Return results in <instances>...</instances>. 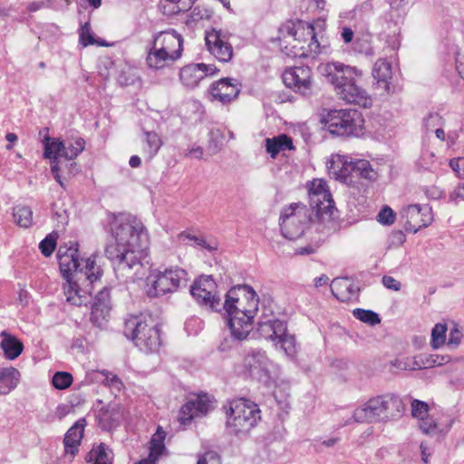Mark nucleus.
<instances>
[{
    "instance_id": "1",
    "label": "nucleus",
    "mask_w": 464,
    "mask_h": 464,
    "mask_svg": "<svg viewBox=\"0 0 464 464\" xmlns=\"http://www.w3.org/2000/svg\"><path fill=\"white\" fill-rule=\"evenodd\" d=\"M111 231L115 242L106 246L105 255L118 277L133 280L147 256L148 232L140 219L127 213L113 216Z\"/></svg>"
},
{
    "instance_id": "2",
    "label": "nucleus",
    "mask_w": 464,
    "mask_h": 464,
    "mask_svg": "<svg viewBox=\"0 0 464 464\" xmlns=\"http://www.w3.org/2000/svg\"><path fill=\"white\" fill-rule=\"evenodd\" d=\"M60 271L65 279L63 295L68 304L86 305L92 296L93 284L100 279L102 271L96 264L95 256H80L79 244L60 246L57 252Z\"/></svg>"
},
{
    "instance_id": "3",
    "label": "nucleus",
    "mask_w": 464,
    "mask_h": 464,
    "mask_svg": "<svg viewBox=\"0 0 464 464\" xmlns=\"http://www.w3.org/2000/svg\"><path fill=\"white\" fill-rule=\"evenodd\" d=\"M258 303L257 295L247 285L234 286L226 295L222 308L226 311L231 335L236 340H245L252 331Z\"/></svg>"
},
{
    "instance_id": "4",
    "label": "nucleus",
    "mask_w": 464,
    "mask_h": 464,
    "mask_svg": "<svg viewBox=\"0 0 464 464\" xmlns=\"http://www.w3.org/2000/svg\"><path fill=\"white\" fill-rule=\"evenodd\" d=\"M322 73L334 86L339 99L367 108L372 105V99L367 92L358 84L362 72L356 67L340 62H332L321 66Z\"/></svg>"
},
{
    "instance_id": "5",
    "label": "nucleus",
    "mask_w": 464,
    "mask_h": 464,
    "mask_svg": "<svg viewBox=\"0 0 464 464\" xmlns=\"http://www.w3.org/2000/svg\"><path fill=\"white\" fill-rule=\"evenodd\" d=\"M403 400L393 393H386L369 399L353 413L359 423L387 422L401 418L404 412Z\"/></svg>"
},
{
    "instance_id": "6",
    "label": "nucleus",
    "mask_w": 464,
    "mask_h": 464,
    "mask_svg": "<svg viewBox=\"0 0 464 464\" xmlns=\"http://www.w3.org/2000/svg\"><path fill=\"white\" fill-rule=\"evenodd\" d=\"M226 430L235 436L246 435L261 420L258 405L246 399H237L224 405Z\"/></svg>"
},
{
    "instance_id": "7",
    "label": "nucleus",
    "mask_w": 464,
    "mask_h": 464,
    "mask_svg": "<svg viewBox=\"0 0 464 464\" xmlns=\"http://www.w3.org/2000/svg\"><path fill=\"white\" fill-rule=\"evenodd\" d=\"M124 334L130 339L134 344L146 353H152L159 351L161 345L160 328L150 317L130 316L126 319Z\"/></svg>"
},
{
    "instance_id": "8",
    "label": "nucleus",
    "mask_w": 464,
    "mask_h": 464,
    "mask_svg": "<svg viewBox=\"0 0 464 464\" xmlns=\"http://www.w3.org/2000/svg\"><path fill=\"white\" fill-rule=\"evenodd\" d=\"M330 177L345 184L355 182V179L373 180L376 172L366 160H349L342 155H333L327 166Z\"/></svg>"
},
{
    "instance_id": "9",
    "label": "nucleus",
    "mask_w": 464,
    "mask_h": 464,
    "mask_svg": "<svg viewBox=\"0 0 464 464\" xmlns=\"http://www.w3.org/2000/svg\"><path fill=\"white\" fill-rule=\"evenodd\" d=\"M282 35L292 38V50L288 55L294 57H308L321 53V46L316 38L315 29L311 24L299 22L297 24L289 23L280 30Z\"/></svg>"
},
{
    "instance_id": "10",
    "label": "nucleus",
    "mask_w": 464,
    "mask_h": 464,
    "mask_svg": "<svg viewBox=\"0 0 464 464\" xmlns=\"http://www.w3.org/2000/svg\"><path fill=\"white\" fill-rule=\"evenodd\" d=\"M324 128L337 136H359L363 119L356 110H332L322 120Z\"/></svg>"
},
{
    "instance_id": "11",
    "label": "nucleus",
    "mask_w": 464,
    "mask_h": 464,
    "mask_svg": "<svg viewBox=\"0 0 464 464\" xmlns=\"http://www.w3.org/2000/svg\"><path fill=\"white\" fill-rule=\"evenodd\" d=\"M313 220L311 209L302 203H291L281 210L280 228L282 235L290 240L300 237Z\"/></svg>"
},
{
    "instance_id": "12",
    "label": "nucleus",
    "mask_w": 464,
    "mask_h": 464,
    "mask_svg": "<svg viewBox=\"0 0 464 464\" xmlns=\"http://www.w3.org/2000/svg\"><path fill=\"white\" fill-rule=\"evenodd\" d=\"M187 281L188 273L186 270L178 266L166 268L164 271H158L152 276L151 287L148 293L150 296L172 293L181 285H185Z\"/></svg>"
},
{
    "instance_id": "13",
    "label": "nucleus",
    "mask_w": 464,
    "mask_h": 464,
    "mask_svg": "<svg viewBox=\"0 0 464 464\" xmlns=\"http://www.w3.org/2000/svg\"><path fill=\"white\" fill-rule=\"evenodd\" d=\"M44 152L46 159H52L53 156H60L68 160L76 159L85 148V140L81 137H72L65 140L57 138L44 137Z\"/></svg>"
},
{
    "instance_id": "14",
    "label": "nucleus",
    "mask_w": 464,
    "mask_h": 464,
    "mask_svg": "<svg viewBox=\"0 0 464 464\" xmlns=\"http://www.w3.org/2000/svg\"><path fill=\"white\" fill-rule=\"evenodd\" d=\"M190 294L202 306L211 311L222 309V302L217 295V285L211 276H202L190 287Z\"/></svg>"
},
{
    "instance_id": "15",
    "label": "nucleus",
    "mask_w": 464,
    "mask_h": 464,
    "mask_svg": "<svg viewBox=\"0 0 464 464\" xmlns=\"http://www.w3.org/2000/svg\"><path fill=\"white\" fill-rule=\"evenodd\" d=\"M401 215L405 220V229L412 233L427 227L433 221L431 208L428 205H409L402 208Z\"/></svg>"
},
{
    "instance_id": "16",
    "label": "nucleus",
    "mask_w": 464,
    "mask_h": 464,
    "mask_svg": "<svg viewBox=\"0 0 464 464\" xmlns=\"http://www.w3.org/2000/svg\"><path fill=\"white\" fill-rule=\"evenodd\" d=\"M283 82L295 92L307 95L312 91V70L308 66H294L285 70Z\"/></svg>"
},
{
    "instance_id": "17",
    "label": "nucleus",
    "mask_w": 464,
    "mask_h": 464,
    "mask_svg": "<svg viewBox=\"0 0 464 464\" xmlns=\"http://www.w3.org/2000/svg\"><path fill=\"white\" fill-rule=\"evenodd\" d=\"M206 44L209 52L220 62H228L233 56V48L227 35L222 30L212 29L206 34Z\"/></svg>"
},
{
    "instance_id": "18",
    "label": "nucleus",
    "mask_w": 464,
    "mask_h": 464,
    "mask_svg": "<svg viewBox=\"0 0 464 464\" xmlns=\"http://www.w3.org/2000/svg\"><path fill=\"white\" fill-rule=\"evenodd\" d=\"M216 72L217 68L212 64L192 63L180 70L179 79L186 88L194 89L205 77L213 75Z\"/></svg>"
},
{
    "instance_id": "19",
    "label": "nucleus",
    "mask_w": 464,
    "mask_h": 464,
    "mask_svg": "<svg viewBox=\"0 0 464 464\" xmlns=\"http://www.w3.org/2000/svg\"><path fill=\"white\" fill-rule=\"evenodd\" d=\"M244 366L252 377L261 382L268 381L271 362L265 352L253 351L246 354L244 359Z\"/></svg>"
},
{
    "instance_id": "20",
    "label": "nucleus",
    "mask_w": 464,
    "mask_h": 464,
    "mask_svg": "<svg viewBox=\"0 0 464 464\" xmlns=\"http://www.w3.org/2000/svg\"><path fill=\"white\" fill-rule=\"evenodd\" d=\"M211 408L208 395L202 394L185 403L179 414V420L181 424L189 423L194 418L206 415Z\"/></svg>"
},
{
    "instance_id": "21",
    "label": "nucleus",
    "mask_w": 464,
    "mask_h": 464,
    "mask_svg": "<svg viewBox=\"0 0 464 464\" xmlns=\"http://www.w3.org/2000/svg\"><path fill=\"white\" fill-rule=\"evenodd\" d=\"M111 311L110 289L103 287L95 296L92 305L91 321L99 328L105 325Z\"/></svg>"
},
{
    "instance_id": "22",
    "label": "nucleus",
    "mask_w": 464,
    "mask_h": 464,
    "mask_svg": "<svg viewBox=\"0 0 464 464\" xmlns=\"http://www.w3.org/2000/svg\"><path fill=\"white\" fill-rule=\"evenodd\" d=\"M331 291L341 302H349L357 299L359 288L348 277H337L332 281Z\"/></svg>"
},
{
    "instance_id": "23",
    "label": "nucleus",
    "mask_w": 464,
    "mask_h": 464,
    "mask_svg": "<svg viewBox=\"0 0 464 464\" xmlns=\"http://www.w3.org/2000/svg\"><path fill=\"white\" fill-rule=\"evenodd\" d=\"M257 331L260 335L266 339L275 340L278 334H283L286 329V324L278 319L269 318L267 315H262L257 323Z\"/></svg>"
},
{
    "instance_id": "24",
    "label": "nucleus",
    "mask_w": 464,
    "mask_h": 464,
    "mask_svg": "<svg viewBox=\"0 0 464 464\" xmlns=\"http://www.w3.org/2000/svg\"><path fill=\"white\" fill-rule=\"evenodd\" d=\"M240 90L237 84L232 83L230 79H221L212 85L210 92L214 99L222 103L230 102L236 99Z\"/></svg>"
},
{
    "instance_id": "25",
    "label": "nucleus",
    "mask_w": 464,
    "mask_h": 464,
    "mask_svg": "<svg viewBox=\"0 0 464 464\" xmlns=\"http://www.w3.org/2000/svg\"><path fill=\"white\" fill-rule=\"evenodd\" d=\"M123 417V408L119 403H111L99 412V421L102 429L111 430L117 427Z\"/></svg>"
},
{
    "instance_id": "26",
    "label": "nucleus",
    "mask_w": 464,
    "mask_h": 464,
    "mask_svg": "<svg viewBox=\"0 0 464 464\" xmlns=\"http://www.w3.org/2000/svg\"><path fill=\"white\" fill-rule=\"evenodd\" d=\"M372 76L376 80L378 87L386 92H390L392 78L391 63L386 59L377 60L372 68Z\"/></svg>"
},
{
    "instance_id": "27",
    "label": "nucleus",
    "mask_w": 464,
    "mask_h": 464,
    "mask_svg": "<svg viewBox=\"0 0 464 464\" xmlns=\"http://www.w3.org/2000/svg\"><path fill=\"white\" fill-rule=\"evenodd\" d=\"M84 420H78L72 427H71L65 434L63 443L66 454L74 457L78 452L81 440L83 435Z\"/></svg>"
},
{
    "instance_id": "28",
    "label": "nucleus",
    "mask_w": 464,
    "mask_h": 464,
    "mask_svg": "<svg viewBox=\"0 0 464 464\" xmlns=\"http://www.w3.org/2000/svg\"><path fill=\"white\" fill-rule=\"evenodd\" d=\"M166 433L161 427H158L157 431L150 440V454L147 459L140 460L136 464H156L159 458L165 450L164 440Z\"/></svg>"
},
{
    "instance_id": "29",
    "label": "nucleus",
    "mask_w": 464,
    "mask_h": 464,
    "mask_svg": "<svg viewBox=\"0 0 464 464\" xmlns=\"http://www.w3.org/2000/svg\"><path fill=\"white\" fill-rule=\"evenodd\" d=\"M160 41H161L160 48L165 53H174L179 51V57L181 56L183 39L174 30L160 33L155 38L154 44L158 45Z\"/></svg>"
},
{
    "instance_id": "30",
    "label": "nucleus",
    "mask_w": 464,
    "mask_h": 464,
    "mask_svg": "<svg viewBox=\"0 0 464 464\" xmlns=\"http://www.w3.org/2000/svg\"><path fill=\"white\" fill-rule=\"evenodd\" d=\"M179 58V51L174 53H165L160 47L154 44L153 50L147 56V63L150 68L161 69Z\"/></svg>"
},
{
    "instance_id": "31",
    "label": "nucleus",
    "mask_w": 464,
    "mask_h": 464,
    "mask_svg": "<svg viewBox=\"0 0 464 464\" xmlns=\"http://www.w3.org/2000/svg\"><path fill=\"white\" fill-rule=\"evenodd\" d=\"M316 198L318 201L310 202L312 210L315 212V217L322 220L331 219L334 210V202L330 191L324 192L322 196L320 195Z\"/></svg>"
},
{
    "instance_id": "32",
    "label": "nucleus",
    "mask_w": 464,
    "mask_h": 464,
    "mask_svg": "<svg viewBox=\"0 0 464 464\" xmlns=\"http://www.w3.org/2000/svg\"><path fill=\"white\" fill-rule=\"evenodd\" d=\"M266 149L267 153L275 159L279 152L292 150L295 149L292 139L286 134H280L274 138L266 140Z\"/></svg>"
},
{
    "instance_id": "33",
    "label": "nucleus",
    "mask_w": 464,
    "mask_h": 464,
    "mask_svg": "<svg viewBox=\"0 0 464 464\" xmlns=\"http://www.w3.org/2000/svg\"><path fill=\"white\" fill-rule=\"evenodd\" d=\"M1 336L3 340L0 346L5 356L9 360H14L22 353L24 350L23 343L15 336L8 334L5 331L1 333Z\"/></svg>"
},
{
    "instance_id": "34",
    "label": "nucleus",
    "mask_w": 464,
    "mask_h": 464,
    "mask_svg": "<svg viewBox=\"0 0 464 464\" xmlns=\"http://www.w3.org/2000/svg\"><path fill=\"white\" fill-rule=\"evenodd\" d=\"M20 372L14 367L0 370V394L5 395L13 391L18 384Z\"/></svg>"
},
{
    "instance_id": "35",
    "label": "nucleus",
    "mask_w": 464,
    "mask_h": 464,
    "mask_svg": "<svg viewBox=\"0 0 464 464\" xmlns=\"http://www.w3.org/2000/svg\"><path fill=\"white\" fill-rule=\"evenodd\" d=\"M449 362V357H441L439 355H430L424 360L423 355L415 356L409 359L410 367L411 371L422 368L433 367L435 365H441Z\"/></svg>"
},
{
    "instance_id": "36",
    "label": "nucleus",
    "mask_w": 464,
    "mask_h": 464,
    "mask_svg": "<svg viewBox=\"0 0 464 464\" xmlns=\"http://www.w3.org/2000/svg\"><path fill=\"white\" fill-rule=\"evenodd\" d=\"M452 420L446 425L445 428L440 427V424L433 418V416L427 415L420 419V429L426 434H435L447 432L451 427Z\"/></svg>"
},
{
    "instance_id": "37",
    "label": "nucleus",
    "mask_w": 464,
    "mask_h": 464,
    "mask_svg": "<svg viewBox=\"0 0 464 464\" xmlns=\"http://www.w3.org/2000/svg\"><path fill=\"white\" fill-rule=\"evenodd\" d=\"M14 222L21 227L27 228L33 223V211L30 207L18 205L14 208Z\"/></svg>"
},
{
    "instance_id": "38",
    "label": "nucleus",
    "mask_w": 464,
    "mask_h": 464,
    "mask_svg": "<svg viewBox=\"0 0 464 464\" xmlns=\"http://www.w3.org/2000/svg\"><path fill=\"white\" fill-rule=\"evenodd\" d=\"M145 142L147 147L145 151L149 156V159L153 158L162 145L160 137L154 131H145Z\"/></svg>"
},
{
    "instance_id": "39",
    "label": "nucleus",
    "mask_w": 464,
    "mask_h": 464,
    "mask_svg": "<svg viewBox=\"0 0 464 464\" xmlns=\"http://www.w3.org/2000/svg\"><path fill=\"white\" fill-rule=\"evenodd\" d=\"M353 314L356 319L372 326L381 323L379 314L372 310L356 308L353 311Z\"/></svg>"
},
{
    "instance_id": "40",
    "label": "nucleus",
    "mask_w": 464,
    "mask_h": 464,
    "mask_svg": "<svg viewBox=\"0 0 464 464\" xmlns=\"http://www.w3.org/2000/svg\"><path fill=\"white\" fill-rule=\"evenodd\" d=\"M447 325L437 324L431 331V345L434 349H438L446 343Z\"/></svg>"
},
{
    "instance_id": "41",
    "label": "nucleus",
    "mask_w": 464,
    "mask_h": 464,
    "mask_svg": "<svg viewBox=\"0 0 464 464\" xmlns=\"http://www.w3.org/2000/svg\"><path fill=\"white\" fill-rule=\"evenodd\" d=\"M276 340L281 344V348L288 356H293L295 353V339L293 335L287 334L286 329L282 335L278 334Z\"/></svg>"
},
{
    "instance_id": "42",
    "label": "nucleus",
    "mask_w": 464,
    "mask_h": 464,
    "mask_svg": "<svg viewBox=\"0 0 464 464\" xmlns=\"http://www.w3.org/2000/svg\"><path fill=\"white\" fill-rule=\"evenodd\" d=\"M90 458L94 459L93 464H111L109 450L104 444H100L90 453Z\"/></svg>"
},
{
    "instance_id": "43",
    "label": "nucleus",
    "mask_w": 464,
    "mask_h": 464,
    "mask_svg": "<svg viewBox=\"0 0 464 464\" xmlns=\"http://www.w3.org/2000/svg\"><path fill=\"white\" fill-rule=\"evenodd\" d=\"M324 192H329L328 186L324 179H316L311 182L309 188V201L316 202L318 201L317 196H322Z\"/></svg>"
},
{
    "instance_id": "44",
    "label": "nucleus",
    "mask_w": 464,
    "mask_h": 464,
    "mask_svg": "<svg viewBox=\"0 0 464 464\" xmlns=\"http://www.w3.org/2000/svg\"><path fill=\"white\" fill-rule=\"evenodd\" d=\"M72 375L67 372H57L52 379L53 385L58 390H64L72 383Z\"/></svg>"
},
{
    "instance_id": "45",
    "label": "nucleus",
    "mask_w": 464,
    "mask_h": 464,
    "mask_svg": "<svg viewBox=\"0 0 464 464\" xmlns=\"http://www.w3.org/2000/svg\"><path fill=\"white\" fill-rule=\"evenodd\" d=\"M429 405L421 401L413 400L411 401V414L414 418L422 419L429 415Z\"/></svg>"
},
{
    "instance_id": "46",
    "label": "nucleus",
    "mask_w": 464,
    "mask_h": 464,
    "mask_svg": "<svg viewBox=\"0 0 464 464\" xmlns=\"http://www.w3.org/2000/svg\"><path fill=\"white\" fill-rule=\"evenodd\" d=\"M102 374L104 375L103 382L109 386L111 389L120 392L121 388L123 387V383L121 381V379L109 372H103Z\"/></svg>"
},
{
    "instance_id": "47",
    "label": "nucleus",
    "mask_w": 464,
    "mask_h": 464,
    "mask_svg": "<svg viewBox=\"0 0 464 464\" xmlns=\"http://www.w3.org/2000/svg\"><path fill=\"white\" fill-rule=\"evenodd\" d=\"M55 246L56 242L54 237L49 235L40 242L39 248L44 256H49L55 249Z\"/></svg>"
},
{
    "instance_id": "48",
    "label": "nucleus",
    "mask_w": 464,
    "mask_h": 464,
    "mask_svg": "<svg viewBox=\"0 0 464 464\" xmlns=\"http://www.w3.org/2000/svg\"><path fill=\"white\" fill-rule=\"evenodd\" d=\"M80 41L83 46H87L94 44V38L91 34V26L88 22L82 25L80 32Z\"/></svg>"
},
{
    "instance_id": "49",
    "label": "nucleus",
    "mask_w": 464,
    "mask_h": 464,
    "mask_svg": "<svg viewBox=\"0 0 464 464\" xmlns=\"http://www.w3.org/2000/svg\"><path fill=\"white\" fill-rule=\"evenodd\" d=\"M394 213L389 207H384L378 214L377 220L382 225H391L394 222Z\"/></svg>"
},
{
    "instance_id": "50",
    "label": "nucleus",
    "mask_w": 464,
    "mask_h": 464,
    "mask_svg": "<svg viewBox=\"0 0 464 464\" xmlns=\"http://www.w3.org/2000/svg\"><path fill=\"white\" fill-rule=\"evenodd\" d=\"M197 464H221V461L217 452L207 451L198 458Z\"/></svg>"
},
{
    "instance_id": "51",
    "label": "nucleus",
    "mask_w": 464,
    "mask_h": 464,
    "mask_svg": "<svg viewBox=\"0 0 464 464\" xmlns=\"http://www.w3.org/2000/svg\"><path fill=\"white\" fill-rule=\"evenodd\" d=\"M181 237L193 241L197 246H201L203 248H206V249H208L209 251H213V250L217 249L216 245H211L210 243H208L206 241V239L203 238V237H196L194 235L184 234V233L181 234Z\"/></svg>"
},
{
    "instance_id": "52",
    "label": "nucleus",
    "mask_w": 464,
    "mask_h": 464,
    "mask_svg": "<svg viewBox=\"0 0 464 464\" xmlns=\"http://www.w3.org/2000/svg\"><path fill=\"white\" fill-rule=\"evenodd\" d=\"M462 337L463 334H461V332L459 330L457 326H454L450 333V336L447 343L448 346H450L452 348L458 347L461 343Z\"/></svg>"
},
{
    "instance_id": "53",
    "label": "nucleus",
    "mask_w": 464,
    "mask_h": 464,
    "mask_svg": "<svg viewBox=\"0 0 464 464\" xmlns=\"http://www.w3.org/2000/svg\"><path fill=\"white\" fill-rule=\"evenodd\" d=\"M450 166L458 177L464 179V158L450 160Z\"/></svg>"
},
{
    "instance_id": "54",
    "label": "nucleus",
    "mask_w": 464,
    "mask_h": 464,
    "mask_svg": "<svg viewBox=\"0 0 464 464\" xmlns=\"http://www.w3.org/2000/svg\"><path fill=\"white\" fill-rule=\"evenodd\" d=\"M406 237L401 230L392 232L389 237L390 246H400L405 242Z\"/></svg>"
},
{
    "instance_id": "55",
    "label": "nucleus",
    "mask_w": 464,
    "mask_h": 464,
    "mask_svg": "<svg viewBox=\"0 0 464 464\" xmlns=\"http://www.w3.org/2000/svg\"><path fill=\"white\" fill-rule=\"evenodd\" d=\"M441 123V117L438 113H430L425 119V126L427 130H432Z\"/></svg>"
},
{
    "instance_id": "56",
    "label": "nucleus",
    "mask_w": 464,
    "mask_h": 464,
    "mask_svg": "<svg viewBox=\"0 0 464 464\" xmlns=\"http://www.w3.org/2000/svg\"><path fill=\"white\" fill-rule=\"evenodd\" d=\"M382 284L386 288L394 291H399L401 286V283L398 280L390 276H384L382 277Z\"/></svg>"
},
{
    "instance_id": "57",
    "label": "nucleus",
    "mask_w": 464,
    "mask_h": 464,
    "mask_svg": "<svg viewBox=\"0 0 464 464\" xmlns=\"http://www.w3.org/2000/svg\"><path fill=\"white\" fill-rule=\"evenodd\" d=\"M204 154L202 147H195L188 150V152L185 153V157L188 158H194L197 160L202 159Z\"/></svg>"
},
{
    "instance_id": "58",
    "label": "nucleus",
    "mask_w": 464,
    "mask_h": 464,
    "mask_svg": "<svg viewBox=\"0 0 464 464\" xmlns=\"http://www.w3.org/2000/svg\"><path fill=\"white\" fill-rule=\"evenodd\" d=\"M354 36L353 31L350 27H343L341 32V37L345 44L352 43Z\"/></svg>"
},
{
    "instance_id": "59",
    "label": "nucleus",
    "mask_w": 464,
    "mask_h": 464,
    "mask_svg": "<svg viewBox=\"0 0 464 464\" xmlns=\"http://www.w3.org/2000/svg\"><path fill=\"white\" fill-rule=\"evenodd\" d=\"M391 9L400 10L406 6L408 0H387Z\"/></svg>"
},
{
    "instance_id": "60",
    "label": "nucleus",
    "mask_w": 464,
    "mask_h": 464,
    "mask_svg": "<svg viewBox=\"0 0 464 464\" xmlns=\"http://www.w3.org/2000/svg\"><path fill=\"white\" fill-rule=\"evenodd\" d=\"M60 158V156H53L52 159H50L52 161H51V171L53 173V175H55L56 173H60V165H59V160L58 159Z\"/></svg>"
},
{
    "instance_id": "61",
    "label": "nucleus",
    "mask_w": 464,
    "mask_h": 464,
    "mask_svg": "<svg viewBox=\"0 0 464 464\" xmlns=\"http://www.w3.org/2000/svg\"><path fill=\"white\" fill-rule=\"evenodd\" d=\"M314 251L315 250L313 246H308L297 248L295 251V254L304 256V255L313 254V253H314Z\"/></svg>"
},
{
    "instance_id": "62",
    "label": "nucleus",
    "mask_w": 464,
    "mask_h": 464,
    "mask_svg": "<svg viewBox=\"0 0 464 464\" xmlns=\"http://www.w3.org/2000/svg\"><path fill=\"white\" fill-rule=\"evenodd\" d=\"M210 150H213V152L217 151V130H213L210 131Z\"/></svg>"
},
{
    "instance_id": "63",
    "label": "nucleus",
    "mask_w": 464,
    "mask_h": 464,
    "mask_svg": "<svg viewBox=\"0 0 464 464\" xmlns=\"http://www.w3.org/2000/svg\"><path fill=\"white\" fill-rule=\"evenodd\" d=\"M328 281H329V278L326 276L322 275L321 276L314 278V285L316 287H319V286L327 285Z\"/></svg>"
},
{
    "instance_id": "64",
    "label": "nucleus",
    "mask_w": 464,
    "mask_h": 464,
    "mask_svg": "<svg viewBox=\"0 0 464 464\" xmlns=\"http://www.w3.org/2000/svg\"><path fill=\"white\" fill-rule=\"evenodd\" d=\"M129 164L131 168H138L140 166L141 164V160L139 156L137 155H134V156H131L130 160H129Z\"/></svg>"
}]
</instances>
